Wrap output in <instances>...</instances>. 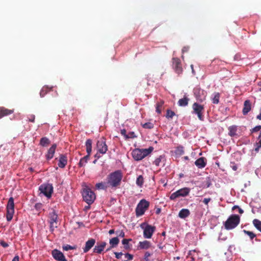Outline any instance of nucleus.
Listing matches in <instances>:
<instances>
[{"instance_id":"nucleus-1","label":"nucleus","mask_w":261,"mask_h":261,"mask_svg":"<svg viewBox=\"0 0 261 261\" xmlns=\"http://www.w3.org/2000/svg\"><path fill=\"white\" fill-rule=\"evenodd\" d=\"M122 177V173L120 170H117L110 173L107 177V183L109 186L112 188L119 186Z\"/></svg>"},{"instance_id":"nucleus-2","label":"nucleus","mask_w":261,"mask_h":261,"mask_svg":"<svg viewBox=\"0 0 261 261\" xmlns=\"http://www.w3.org/2000/svg\"><path fill=\"white\" fill-rule=\"evenodd\" d=\"M153 149L152 147L148 149H134L132 152V155L135 161H140L150 153Z\"/></svg>"},{"instance_id":"nucleus-3","label":"nucleus","mask_w":261,"mask_h":261,"mask_svg":"<svg viewBox=\"0 0 261 261\" xmlns=\"http://www.w3.org/2000/svg\"><path fill=\"white\" fill-rule=\"evenodd\" d=\"M240 222V217L238 215H231L229 217L224 223L226 229H232L236 227Z\"/></svg>"},{"instance_id":"nucleus-4","label":"nucleus","mask_w":261,"mask_h":261,"mask_svg":"<svg viewBox=\"0 0 261 261\" xmlns=\"http://www.w3.org/2000/svg\"><path fill=\"white\" fill-rule=\"evenodd\" d=\"M149 206V202L148 201L144 199L141 200L135 210L136 216L138 217L144 215Z\"/></svg>"},{"instance_id":"nucleus-5","label":"nucleus","mask_w":261,"mask_h":261,"mask_svg":"<svg viewBox=\"0 0 261 261\" xmlns=\"http://www.w3.org/2000/svg\"><path fill=\"white\" fill-rule=\"evenodd\" d=\"M82 195L84 200L88 204L93 203L96 198L94 193L88 187L84 189Z\"/></svg>"},{"instance_id":"nucleus-6","label":"nucleus","mask_w":261,"mask_h":261,"mask_svg":"<svg viewBox=\"0 0 261 261\" xmlns=\"http://www.w3.org/2000/svg\"><path fill=\"white\" fill-rule=\"evenodd\" d=\"M14 213V199L13 197H10L9 199L7 205V220L8 221H10L13 218Z\"/></svg>"},{"instance_id":"nucleus-7","label":"nucleus","mask_w":261,"mask_h":261,"mask_svg":"<svg viewBox=\"0 0 261 261\" xmlns=\"http://www.w3.org/2000/svg\"><path fill=\"white\" fill-rule=\"evenodd\" d=\"M193 113L196 114L200 120H203V113L204 111V106L197 102H194L192 105Z\"/></svg>"},{"instance_id":"nucleus-8","label":"nucleus","mask_w":261,"mask_h":261,"mask_svg":"<svg viewBox=\"0 0 261 261\" xmlns=\"http://www.w3.org/2000/svg\"><path fill=\"white\" fill-rule=\"evenodd\" d=\"M190 192V189L189 188H181L171 194L170 199L174 200L179 197H185L189 195Z\"/></svg>"},{"instance_id":"nucleus-9","label":"nucleus","mask_w":261,"mask_h":261,"mask_svg":"<svg viewBox=\"0 0 261 261\" xmlns=\"http://www.w3.org/2000/svg\"><path fill=\"white\" fill-rule=\"evenodd\" d=\"M39 190L46 197L50 198L53 192V187L51 184H42L40 186Z\"/></svg>"},{"instance_id":"nucleus-10","label":"nucleus","mask_w":261,"mask_h":261,"mask_svg":"<svg viewBox=\"0 0 261 261\" xmlns=\"http://www.w3.org/2000/svg\"><path fill=\"white\" fill-rule=\"evenodd\" d=\"M48 218V222L50 224V230L53 232L55 228L58 227V215L54 210L49 213Z\"/></svg>"},{"instance_id":"nucleus-11","label":"nucleus","mask_w":261,"mask_h":261,"mask_svg":"<svg viewBox=\"0 0 261 261\" xmlns=\"http://www.w3.org/2000/svg\"><path fill=\"white\" fill-rule=\"evenodd\" d=\"M96 147L97 151L99 153L103 154L106 153L108 150V146L106 144V139L104 137L97 141Z\"/></svg>"},{"instance_id":"nucleus-12","label":"nucleus","mask_w":261,"mask_h":261,"mask_svg":"<svg viewBox=\"0 0 261 261\" xmlns=\"http://www.w3.org/2000/svg\"><path fill=\"white\" fill-rule=\"evenodd\" d=\"M145 223H143L141 225V227L143 228V225ZM155 230V227L151 226L149 224H147L145 228H144L143 236L145 238L150 239L151 238L153 232Z\"/></svg>"},{"instance_id":"nucleus-13","label":"nucleus","mask_w":261,"mask_h":261,"mask_svg":"<svg viewBox=\"0 0 261 261\" xmlns=\"http://www.w3.org/2000/svg\"><path fill=\"white\" fill-rule=\"evenodd\" d=\"M172 66L175 72L179 74L182 72V67L180 60L178 58H172Z\"/></svg>"},{"instance_id":"nucleus-14","label":"nucleus","mask_w":261,"mask_h":261,"mask_svg":"<svg viewBox=\"0 0 261 261\" xmlns=\"http://www.w3.org/2000/svg\"><path fill=\"white\" fill-rule=\"evenodd\" d=\"M52 255L57 260L67 261L63 253L57 249H54L52 251Z\"/></svg>"},{"instance_id":"nucleus-15","label":"nucleus","mask_w":261,"mask_h":261,"mask_svg":"<svg viewBox=\"0 0 261 261\" xmlns=\"http://www.w3.org/2000/svg\"><path fill=\"white\" fill-rule=\"evenodd\" d=\"M107 245L106 242H97L96 245L93 249V252L97 254H100L104 250Z\"/></svg>"},{"instance_id":"nucleus-16","label":"nucleus","mask_w":261,"mask_h":261,"mask_svg":"<svg viewBox=\"0 0 261 261\" xmlns=\"http://www.w3.org/2000/svg\"><path fill=\"white\" fill-rule=\"evenodd\" d=\"M95 243V240L94 239H90L88 240L85 243V246L83 248L84 253L88 252L94 245Z\"/></svg>"},{"instance_id":"nucleus-17","label":"nucleus","mask_w":261,"mask_h":261,"mask_svg":"<svg viewBox=\"0 0 261 261\" xmlns=\"http://www.w3.org/2000/svg\"><path fill=\"white\" fill-rule=\"evenodd\" d=\"M56 148L57 145L56 144H53L52 146L49 148V149L48 150L47 154H46V158L47 160H49L53 158Z\"/></svg>"},{"instance_id":"nucleus-18","label":"nucleus","mask_w":261,"mask_h":261,"mask_svg":"<svg viewBox=\"0 0 261 261\" xmlns=\"http://www.w3.org/2000/svg\"><path fill=\"white\" fill-rule=\"evenodd\" d=\"M67 163V157L65 154H61L60 155L58 166L60 168H64Z\"/></svg>"},{"instance_id":"nucleus-19","label":"nucleus","mask_w":261,"mask_h":261,"mask_svg":"<svg viewBox=\"0 0 261 261\" xmlns=\"http://www.w3.org/2000/svg\"><path fill=\"white\" fill-rule=\"evenodd\" d=\"M251 103L249 100H246L244 101V107L243 109V114L244 115H247L248 112L251 110Z\"/></svg>"},{"instance_id":"nucleus-20","label":"nucleus","mask_w":261,"mask_h":261,"mask_svg":"<svg viewBox=\"0 0 261 261\" xmlns=\"http://www.w3.org/2000/svg\"><path fill=\"white\" fill-rule=\"evenodd\" d=\"M195 164L198 168H203L206 166V159L201 157L195 162Z\"/></svg>"},{"instance_id":"nucleus-21","label":"nucleus","mask_w":261,"mask_h":261,"mask_svg":"<svg viewBox=\"0 0 261 261\" xmlns=\"http://www.w3.org/2000/svg\"><path fill=\"white\" fill-rule=\"evenodd\" d=\"M14 112L13 110H9L4 107H0V118L10 115Z\"/></svg>"},{"instance_id":"nucleus-22","label":"nucleus","mask_w":261,"mask_h":261,"mask_svg":"<svg viewBox=\"0 0 261 261\" xmlns=\"http://www.w3.org/2000/svg\"><path fill=\"white\" fill-rule=\"evenodd\" d=\"M151 246L150 243L148 241L140 242L138 246V249H147Z\"/></svg>"},{"instance_id":"nucleus-23","label":"nucleus","mask_w":261,"mask_h":261,"mask_svg":"<svg viewBox=\"0 0 261 261\" xmlns=\"http://www.w3.org/2000/svg\"><path fill=\"white\" fill-rule=\"evenodd\" d=\"M190 214V211L187 208H182L181 209L179 213L178 216L181 219H185L188 217Z\"/></svg>"},{"instance_id":"nucleus-24","label":"nucleus","mask_w":261,"mask_h":261,"mask_svg":"<svg viewBox=\"0 0 261 261\" xmlns=\"http://www.w3.org/2000/svg\"><path fill=\"white\" fill-rule=\"evenodd\" d=\"M165 161L164 156L160 155L154 160L153 164L156 166H159L161 165L162 164L163 166H164L165 165Z\"/></svg>"},{"instance_id":"nucleus-25","label":"nucleus","mask_w":261,"mask_h":261,"mask_svg":"<svg viewBox=\"0 0 261 261\" xmlns=\"http://www.w3.org/2000/svg\"><path fill=\"white\" fill-rule=\"evenodd\" d=\"M92 141L91 139H88L86 142V151L87 155H90L92 151Z\"/></svg>"},{"instance_id":"nucleus-26","label":"nucleus","mask_w":261,"mask_h":261,"mask_svg":"<svg viewBox=\"0 0 261 261\" xmlns=\"http://www.w3.org/2000/svg\"><path fill=\"white\" fill-rule=\"evenodd\" d=\"M90 155H86V156H84L83 158H81L78 165L80 167H84L86 164L87 163L89 159Z\"/></svg>"},{"instance_id":"nucleus-27","label":"nucleus","mask_w":261,"mask_h":261,"mask_svg":"<svg viewBox=\"0 0 261 261\" xmlns=\"http://www.w3.org/2000/svg\"><path fill=\"white\" fill-rule=\"evenodd\" d=\"M95 187L97 190H106L109 186L107 182H101L96 184Z\"/></svg>"},{"instance_id":"nucleus-28","label":"nucleus","mask_w":261,"mask_h":261,"mask_svg":"<svg viewBox=\"0 0 261 261\" xmlns=\"http://www.w3.org/2000/svg\"><path fill=\"white\" fill-rule=\"evenodd\" d=\"M109 243L111 248L116 247L119 243V239L118 237H114L110 240Z\"/></svg>"},{"instance_id":"nucleus-29","label":"nucleus","mask_w":261,"mask_h":261,"mask_svg":"<svg viewBox=\"0 0 261 261\" xmlns=\"http://www.w3.org/2000/svg\"><path fill=\"white\" fill-rule=\"evenodd\" d=\"M228 135L230 137H234L237 135V126L236 125H232L228 127Z\"/></svg>"},{"instance_id":"nucleus-30","label":"nucleus","mask_w":261,"mask_h":261,"mask_svg":"<svg viewBox=\"0 0 261 261\" xmlns=\"http://www.w3.org/2000/svg\"><path fill=\"white\" fill-rule=\"evenodd\" d=\"M50 143V140L47 137H42L40 140L39 144L43 147H46Z\"/></svg>"},{"instance_id":"nucleus-31","label":"nucleus","mask_w":261,"mask_h":261,"mask_svg":"<svg viewBox=\"0 0 261 261\" xmlns=\"http://www.w3.org/2000/svg\"><path fill=\"white\" fill-rule=\"evenodd\" d=\"M189 99L185 96L184 98L179 99L178 101V104L180 107H185L188 105Z\"/></svg>"},{"instance_id":"nucleus-32","label":"nucleus","mask_w":261,"mask_h":261,"mask_svg":"<svg viewBox=\"0 0 261 261\" xmlns=\"http://www.w3.org/2000/svg\"><path fill=\"white\" fill-rule=\"evenodd\" d=\"M254 150L255 152H258L259 149L261 148V131L259 133V135L257 138V141L255 143Z\"/></svg>"},{"instance_id":"nucleus-33","label":"nucleus","mask_w":261,"mask_h":261,"mask_svg":"<svg viewBox=\"0 0 261 261\" xmlns=\"http://www.w3.org/2000/svg\"><path fill=\"white\" fill-rule=\"evenodd\" d=\"M164 103V101L162 100H161L160 101H158L156 103V112L158 114L161 113Z\"/></svg>"},{"instance_id":"nucleus-34","label":"nucleus","mask_w":261,"mask_h":261,"mask_svg":"<svg viewBox=\"0 0 261 261\" xmlns=\"http://www.w3.org/2000/svg\"><path fill=\"white\" fill-rule=\"evenodd\" d=\"M144 182L143 176L142 175L138 176L136 180V184L140 188H142Z\"/></svg>"},{"instance_id":"nucleus-35","label":"nucleus","mask_w":261,"mask_h":261,"mask_svg":"<svg viewBox=\"0 0 261 261\" xmlns=\"http://www.w3.org/2000/svg\"><path fill=\"white\" fill-rule=\"evenodd\" d=\"M52 88H49L47 86H44L40 92V95L41 97H44L49 91L51 90Z\"/></svg>"},{"instance_id":"nucleus-36","label":"nucleus","mask_w":261,"mask_h":261,"mask_svg":"<svg viewBox=\"0 0 261 261\" xmlns=\"http://www.w3.org/2000/svg\"><path fill=\"white\" fill-rule=\"evenodd\" d=\"M220 94L219 92L215 93L214 97L212 98V101L214 104H218L219 102Z\"/></svg>"},{"instance_id":"nucleus-37","label":"nucleus","mask_w":261,"mask_h":261,"mask_svg":"<svg viewBox=\"0 0 261 261\" xmlns=\"http://www.w3.org/2000/svg\"><path fill=\"white\" fill-rule=\"evenodd\" d=\"M254 226L261 232V221L258 219H254L253 221Z\"/></svg>"},{"instance_id":"nucleus-38","label":"nucleus","mask_w":261,"mask_h":261,"mask_svg":"<svg viewBox=\"0 0 261 261\" xmlns=\"http://www.w3.org/2000/svg\"><path fill=\"white\" fill-rule=\"evenodd\" d=\"M132 239H124L122 241V244L124 245V248L125 249H128L129 248V242L130 241H132Z\"/></svg>"},{"instance_id":"nucleus-39","label":"nucleus","mask_w":261,"mask_h":261,"mask_svg":"<svg viewBox=\"0 0 261 261\" xmlns=\"http://www.w3.org/2000/svg\"><path fill=\"white\" fill-rule=\"evenodd\" d=\"M142 127L146 129H152L154 127V124L151 122H146L142 124Z\"/></svg>"},{"instance_id":"nucleus-40","label":"nucleus","mask_w":261,"mask_h":261,"mask_svg":"<svg viewBox=\"0 0 261 261\" xmlns=\"http://www.w3.org/2000/svg\"><path fill=\"white\" fill-rule=\"evenodd\" d=\"M115 233L117 234V237L124 238L125 237V232L123 230L118 229L115 231Z\"/></svg>"},{"instance_id":"nucleus-41","label":"nucleus","mask_w":261,"mask_h":261,"mask_svg":"<svg viewBox=\"0 0 261 261\" xmlns=\"http://www.w3.org/2000/svg\"><path fill=\"white\" fill-rule=\"evenodd\" d=\"M175 115V114L173 111H172L170 110H167L166 117L167 118L172 119Z\"/></svg>"},{"instance_id":"nucleus-42","label":"nucleus","mask_w":261,"mask_h":261,"mask_svg":"<svg viewBox=\"0 0 261 261\" xmlns=\"http://www.w3.org/2000/svg\"><path fill=\"white\" fill-rule=\"evenodd\" d=\"M63 250L64 251H68L69 250H73L75 249L76 248L75 246H72L70 245L66 244L65 245H63L62 247Z\"/></svg>"},{"instance_id":"nucleus-43","label":"nucleus","mask_w":261,"mask_h":261,"mask_svg":"<svg viewBox=\"0 0 261 261\" xmlns=\"http://www.w3.org/2000/svg\"><path fill=\"white\" fill-rule=\"evenodd\" d=\"M243 231L245 234H247L251 240L256 237V235L252 231L246 230H244Z\"/></svg>"},{"instance_id":"nucleus-44","label":"nucleus","mask_w":261,"mask_h":261,"mask_svg":"<svg viewBox=\"0 0 261 261\" xmlns=\"http://www.w3.org/2000/svg\"><path fill=\"white\" fill-rule=\"evenodd\" d=\"M261 129V125H257L250 129L251 134L257 132Z\"/></svg>"},{"instance_id":"nucleus-45","label":"nucleus","mask_w":261,"mask_h":261,"mask_svg":"<svg viewBox=\"0 0 261 261\" xmlns=\"http://www.w3.org/2000/svg\"><path fill=\"white\" fill-rule=\"evenodd\" d=\"M184 153V150L182 147H178L176 150V153L179 155H182Z\"/></svg>"},{"instance_id":"nucleus-46","label":"nucleus","mask_w":261,"mask_h":261,"mask_svg":"<svg viewBox=\"0 0 261 261\" xmlns=\"http://www.w3.org/2000/svg\"><path fill=\"white\" fill-rule=\"evenodd\" d=\"M136 137V136L135 135V133L134 132H130L127 135L126 139L135 138Z\"/></svg>"},{"instance_id":"nucleus-47","label":"nucleus","mask_w":261,"mask_h":261,"mask_svg":"<svg viewBox=\"0 0 261 261\" xmlns=\"http://www.w3.org/2000/svg\"><path fill=\"white\" fill-rule=\"evenodd\" d=\"M42 207V204L40 203H37L35 205V208L37 211H40Z\"/></svg>"},{"instance_id":"nucleus-48","label":"nucleus","mask_w":261,"mask_h":261,"mask_svg":"<svg viewBox=\"0 0 261 261\" xmlns=\"http://www.w3.org/2000/svg\"><path fill=\"white\" fill-rule=\"evenodd\" d=\"M125 257L127 259V260H131L133 259V255L127 253L124 254Z\"/></svg>"},{"instance_id":"nucleus-49","label":"nucleus","mask_w":261,"mask_h":261,"mask_svg":"<svg viewBox=\"0 0 261 261\" xmlns=\"http://www.w3.org/2000/svg\"><path fill=\"white\" fill-rule=\"evenodd\" d=\"M151 253L149 252H146L144 254V259L145 261H148L149 260V257L150 256Z\"/></svg>"},{"instance_id":"nucleus-50","label":"nucleus","mask_w":261,"mask_h":261,"mask_svg":"<svg viewBox=\"0 0 261 261\" xmlns=\"http://www.w3.org/2000/svg\"><path fill=\"white\" fill-rule=\"evenodd\" d=\"M114 254L115 255V257L117 259H120L121 258L122 255H123V253L122 252H114Z\"/></svg>"},{"instance_id":"nucleus-51","label":"nucleus","mask_w":261,"mask_h":261,"mask_svg":"<svg viewBox=\"0 0 261 261\" xmlns=\"http://www.w3.org/2000/svg\"><path fill=\"white\" fill-rule=\"evenodd\" d=\"M0 244L4 248H7L9 246L8 244L3 240L0 241Z\"/></svg>"},{"instance_id":"nucleus-52","label":"nucleus","mask_w":261,"mask_h":261,"mask_svg":"<svg viewBox=\"0 0 261 261\" xmlns=\"http://www.w3.org/2000/svg\"><path fill=\"white\" fill-rule=\"evenodd\" d=\"M35 116L34 115H30L29 117V121L32 122H34L35 121Z\"/></svg>"},{"instance_id":"nucleus-53","label":"nucleus","mask_w":261,"mask_h":261,"mask_svg":"<svg viewBox=\"0 0 261 261\" xmlns=\"http://www.w3.org/2000/svg\"><path fill=\"white\" fill-rule=\"evenodd\" d=\"M198 91V93H199L200 90V89H196V90H194V94L195 95L197 99L198 100H199L200 101H202L203 100L201 98H199L198 97V95L197 94V91Z\"/></svg>"},{"instance_id":"nucleus-54","label":"nucleus","mask_w":261,"mask_h":261,"mask_svg":"<svg viewBox=\"0 0 261 261\" xmlns=\"http://www.w3.org/2000/svg\"><path fill=\"white\" fill-rule=\"evenodd\" d=\"M121 134L122 135L124 136L125 139H126L127 135H126V131L125 129H123L121 130Z\"/></svg>"},{"instance_id":"nucleus-55","label":"nucleus","mask_w":261,"mask_h":261,"mask_svg":"<svg viewBox=\"0 0 261 261\" xmlns=\"http://www.w3.org/2000/svg\"><path fill=\"white\" fill-rule=\"evenodd\" d=\"M211 200V198H204L203 200V202L204 204L207 205Z\"/></svg>"},{"instance_id":"nucleus-56","label":"nucleus","mask_w":261,"mask_h":261,"mask_svg":"<svg viewBox=\"0 0 261 261\" xmlns=\"http://www.w3.org/2000/svg\"><path fill=\"white\" fill-rule=\"evenodd\" d=\"M205 182L206 184L205 186L206 187V188H208L211 185V182L209 179H207Z\"/></svg>"},{"instance_id":"nucleus-57","label":"nucleus","mask_w":261,"mask_h":261,"mask_svg":"<svg viewBox=\"0 0 261 261\" xmlns=\"http://www.w3.org/2000/svg\"><path fill=\"white\" fill-rule=\"evenodd\" d=\"M108 233L110 235L113 234L114 233H115V230L114 229H111L109 230Z\"/></svg>"},{"instance_id":"nucleus-58","label":"nucleus","mask_w":261,"mask_h":261,"mask_svg":"<svg viewBox=\"0 0 261 261\" xmlns=\"http://www.w3.org/2000/svg\"><path fill=\"white\" fill-rule=\"evenodd\" d=\"M12 261H19V256H15Z\"/></svg>"},{"instance_id":"nucleus-59","label":"nucleus","mask_w":261,"mask_h":261,"mask_svg":"<svg viewBox=\"0 0 261 261\" xmlns=\"http://www.w3.org/2000/svg\"><path fill=\"white\" fill-rule=\"evenodd\" d=\"M188 50V47H184L182 49V53L186 52Z\"/></svg>"},{"instance_id":"nucleus-60","label":"nucleus","mask_w":261,"mask_h":261,"mask_svg":"<svg viewBox=\"0 0 261 261\" xmlns=\"http://www.w3.org/2000/svg\"><path fill=\"white\" fill-rule=\"evenodd\" d=\"M99 153L97 152L95 155V157L97 159H99L100 157V155L99 154Z\"/></svg>"},{"instance_id":"nucleus-61","label":"nucleus","mask_w":261,"mask_h":261,"mask_svg":"<svg viewBox=\"0 0 261 261\" xmlns=\"http://www.w3.org/2000/svg\"><path fill=\"white\" fill-rule=\"evenodd\" d=\"M161 208H157V210H156L155 213H156V214H159L161 213Z\"/></svg>"},{"instance_id":"nucleus-62","label":"nucleus","mask_w":261,"mask_h":261,"mask_svg":"<svg viewBox=\"0 0 261 261\" xmlns=\"http://www.w3.org/2000/svg\"><path fill=\"white\" fill-rule=\"evenodd\" d=\"M238 210H239V213L240 214H243V213L244 211H243L242 208H241L240 207H239V208H238Z\"/></svg>"},{"instance_id":"nucleus-63","label":"nucleus","mask_w":261,"mask_h":261,"mask_svg":"<svg viewBox=\"0 0 261 261\" xmlns=\"http://www.w3.org/2000/svg\"><path fill=\"white\" fill-rule=\"evenodd\" d=\"M256 118L258 120H261V113L257 116Z\"/></svg>"},{"instance_id":"nucleus-64","label":"nucleus","mask_w":261,"mask_h":261,"mask_svg":"<svg viewBox=\"0 0 261 261\" xmlns=\"http://www.w3.org/2000/svg\"><path fill=\"white\" fill-rule=\"evenodd\" d=\"M240 207L238 205H234L232 207V210H235L236 208H239Z\"/></svg>"}]
</instances>
